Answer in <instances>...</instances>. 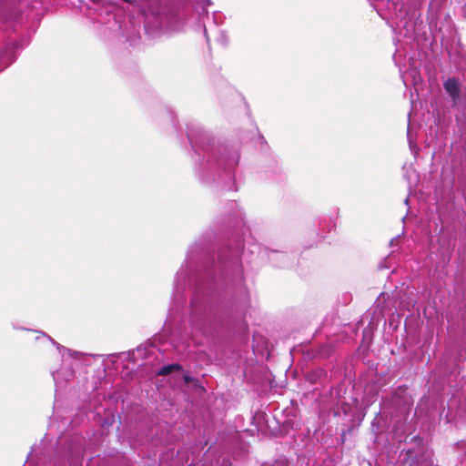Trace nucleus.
Returning <instances> with one entry per match:
<instances>
[{"mask_svg":"<svg viewBox=\"0 0 466 466\" xmlns=\"http://www.w3.org/2000/svg\"><path fill=\"white\" fill-rule=\"evenodd\" d=\"M443 87L452 99L453 103H457L460 98V82L456 77H449L444 83Z\"/></svg>","mask_w":466,"mask_h":466,"instance_id":"1","label":"nucleus"},{"mask_svg":"<svg viewBox=\"0 0 466 466\" xmlns=\"http://www.w3.org/2000/svg\"><path fill=\"white\" fill-rule=\"evenodd\" d=\"M181 370V366L179 364H169L162 367L158 371L157 375L159 376H167L175 370Z\"/></svg>","mask_w":466,"mask_h":466,"instance_id":"2","label":"nucleus"},{"mask_svg":"<svg viewBox=\"0 0 466 466\" xmlns=\"http://www.w3.org/2000/svg\"><path fill=\"white\" fill-rule=\"evenodd\" d=\"M184 379L187 383L191 381V379L188 376H185Z\"/></svg>","mask_w":466,"mask_h":466,"instance_id":"3","label":"nucleus"}]
</instances>
